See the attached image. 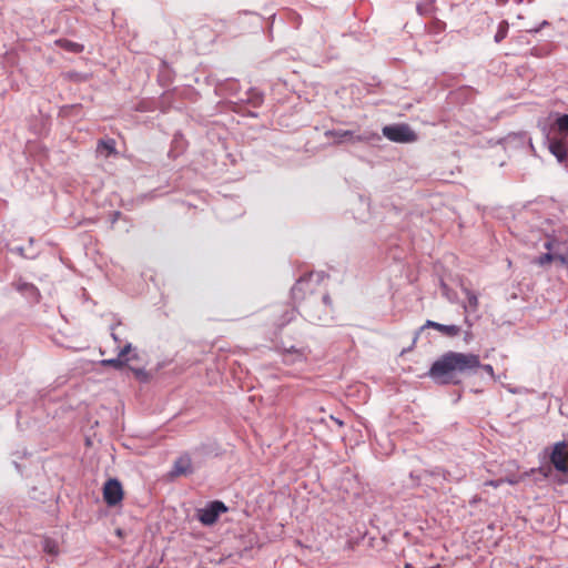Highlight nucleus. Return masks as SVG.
Masks as SVG:
<instances>
[{
	"instance_id": "f257e3e1",
	"label": "nucleus",
	"mask_w": 568,
	"mask_h": 568,
	"mask_svg": "<svg viewBox=\"0 0 568 568\" xmlns=\"http://www.w3.org/2000/svg\"><path fill=\"white\" fill-rule=\"evenodd\" d=\"M323 273H308L301 276L291 290L292 298L297 303V312L307 322L316 325H328L333 308L326 292H322L320 283Z\"/></svg>"
},
{
	"instance_id": "f03ea898",
	"label": "nucleus",
	"mask_w": 568,
	"mask_h": 568,
	"mask_svg": "<svg viewBox=\"0 0 568 568\" xmlns=\"http://www.w3.org/2000/svg\"><path fill=\"white\" fill-rule=\"evenodd\" d=\"M478 369L496 381L493 366L481 364L479 355L448 351L430 365L426 375L438 385H458L462 377L475 375Z\"/></svg>"
},
{
	"instance_id": "7ed1b4c3",
	"label": "nucleus",
	"mask_w": 568,
	"mask_h": 568,
	"mask_svg": "<svg viewBox=\"0 0 568 568\" xmlns=\"http://www.w3.org/2000/svg\"><path fill=\"white\" fill-rule=\"evenodd\" d=\"M229 511V507L224 501L215 499L205 504L204 507L197 508L195 517L206 527L213 526L217 523L220 516Z\"/></svg>"
},
{
	"instance_id": "20e7f679",
	"label": "nucleus",
	"mask_w": 568,
	"mask_h": 568,
	"mask_svg": "<svg viewBox=\"0 0 568 568\" xmlns=\"http://www.w3.org/2000/svg\"><path fill=\"white\" fill-rule=\"evenodd\" d=\"M277 348L286 365H295L305 362L310 353L308 347L305 345L301 343L292 344L286 341H282Z\"/></svg>"
},
{
	"instance_id": "39448f33",
	"label": "nucleus",
	"mask_w": 568,
	"mask_h": 568,
	"mask_svg": "<svg viewBox=\"0 0 568 568\" xmlns=\"http://www.w3.org/2000/svg\"><path fill=\"white\" fill-rule=\"evenodd\" d=\"M557 253L558 262L568 267V229L547 235Z\"/></svg>"
},
{
	"instance_id": "423d86ee",
	"label": "nucleus",
	"mask_w": 568,
	"mask_h": 568,
	"mask_svg": "<svg viewBox=\"0 0 568 568\" xmlns=\"http://www.w3.org/2000/svg\"><path fill=\"white\" fill-rule=\"evenodd\" d=\"M383 134L393 142L406 143L416 140V134L406 124L386 125Z\"/></svg>"
},
{
	"instance_id": "0eeeda50",
	"label": "nucleus",
	"mask_w": 568,
	"mask_h": 568,
	"mask_svg": "<svg viewBox=\"0 0 568 568\" xmlns=\"http://www.w3.org/2000/svg\"><path fill=\"white\" fill-rule=\"evenodd\" d=\"M551 465L559 473H568V445L566 442H558L554 445L549 456Z\"/></svg>"
},
{
	"instance_id": "6e6552de",
	"label": "nucleus",
	"mask_w": 568,
	"mask_h": 568,
	"mask_svg": "<svg viewBox=\"0 0 568 568\" xmlns=\"http://www.w3.org/2000/svg\"><path fill=\"white\" fill-rule=\"evenodd\" d=\"M123 498V488L119 479L110 478L103 486V499L108 506H116Z\"/></svg>"
},
{
	"instance_id": "1a4fd4ad",
	"label": "nucleus",
	"mask_w": 568,
	"mask_h": 568,
	"mask_svg": "<svg viewBox=\"0 0 568 568\" xmlns=\"http://www.w3.org/2000/svg\"><path fill=\"white\" fill-rule=\"evenodd\" d=\"M296 313H298L297 305L295 307H290L287 305L276 306L273 310V325L278 328L285 326L295 318Z\"/></svg>"
},
{
	"instance_id": "9d476101",
	"label": "nucleus",
	"mask_w": 568,
	"mask_h": 568,
	"mask_svg": "<svg viewBox=\"0 0 568 568\" xmlns=\"http://www.w3.org/2000/svg\"><path fill=\"white\" fill-rule=\"evenodd\" d=\"M13 287L30 303H38L40 301L41 294L34 284L19 278L13 283Z\"/></svg>"
},
{
	"instance_id": "9b49d317",
	"label": "nucleus",
	"mask_w": 568,
	"mask_h": 568,
	"mask_svg": "<svg viewBox=\"0 0 568 568\" xmlns=\"http://www.w3.org/2000/svg\"><path fill=\"white\" fill-rule=\"evenodd\" d=\"M194 473L191 457L185 454L180 456L173 465L171 475L173 476H187Z\"/></svg>"
},
{
	"instance_id": "f8f14e48",
	"label": "nucleus",
	"mask_w": 568,
	"mask_h": 568,
	"mask_svg": "<svg viewBox=\"0 0 568 568\" xmlns=\"http://www.w3.org/2000/svg\"><path fill=\"white\" fill-rule=\"evenodd\" d=\"M544 247L547 250V252L537 256L535 258L534 263L540 267H545L554 261L558 262L555 247L552 246V244L548 237L546 239V241L544 243Z\"/></svg>"
},
{
	"instance_id": "ddd939ff",
	"label": "nucleus",
	"mask_w": 568,
	"mask_h": 568,
	"mask_svg": "<svg viewBox=\"0 0 568 568\" xmlns=\"http://www.w3.org/2000/svg\"><path fill=\"white\" fill-rule=\"evenodd\" d=\"M423 327H432L437 329L438 332L443 333L446 336L455 337L460 333V327L458 325H446L440 324L430 320H427L425 325Z\"/></svg>"
},
{
	"instance_id": "4468645a",
	"label": "nucleus",
	"mask_w": 568,
	"mask_h": 568,
	"mask_svg": "<svg viewBox=\"0 0 568 568\" xmlns=\"http://www.w3.org/2000/svg\"><path fill=\"white\" fill-rule=\"evenodd\" d=\"M548 149L559 162H565L567 160V148L564 140H550Z\"/></svg>"
},
{
	"instance_id": "2eb2a0df",
	"label": "nucleus",
	"mask_w": 568,
	"mask_h": 568,
	"mask_svg": "<svg viewBox=\"0 0 568 568\" xmlns=\"http://www.w3.org/2000/svg\"><path fill=\"white\" fill-rule=\"evenodd\" d=\"M42 550L43 552L54 559L60 554V547L58 540L44 537L42 540Z\"/></svg>"
},
{
	"instance_id": "dca6fc26",
	"label": "nucleus",
	"mask_w": 568,
	"mask_h": 568,
	"mask_svg": "<svg viewBox=\"0 0 568 568\" xmlns=\"http://www.w3.org/2000/svg\"><path fill=\"white\" fill-rule=\"evenodd\" d=\"M55 44L68 51V52H73V53H80L83 51L84 47L83 44L81 43H78V42H73L71 40H68V39H59V40H55Z\"/></svg>"
},
{
	"instance_id": "f3484780",
	"label": "nucleus",
	"mask_w": 568,
	"mask_h": 568,
	"mask_svg": "<svg viewBox=\"0 0 568 568\" xmlns=\"http://www.w3.org/2000/svg\"><path fill=\"white\" fill-rule=\"evenodd\" d=\"M98 151L104 153L106 158L115 154V141L113 139L100 140L98 143Z\"/></svg>"
},
{
	"instance_id": "a211bd4d",
	"label": "nucleus",
	"mask_w": 568,
	"mask_h": 568,
	"mask_svg": "<svg viewBox=\"0 0 568 568\" xmlns=\"http://www.w3.org/2000/svg\"><path fill=\"white\" fill-rule=\"evenodd\" d=\"M463 292L465 293L467 298V305L464 306L465 310L469 312H476L478 308V295L466 287L463 288Z\"/></svg>"
},
{
	"instance_id": "6ab92c4d",
	"label": "nucleus",
	"mask_w": 568,
	"mask_h": 568,
	"mask_svg": "<svg viewBox=\"0 0 568 568\" xmlns=\"http://www.w3.org/2000/svg\"><path fill=\"white\" fill-rule=\"evenodd\" d=\"M129 362H130V358H122L118 354V356L114 358L102 359L101 365L102 366H111V367H114L115 369H121L124 366H126Z\"/></svg>"
},
{
	"instance_id": "aec40b11",
	"label": "nucleus",
	"mask_w": 568,
	"mask_h": 568,
	"mask_svg": "<svg viewBox=\"0 0 568 568\" xmlns=\"http://www.w3.org/2000/svg\"><path fill=\"white\" fill-rule=\"evenodd\" d=\"M129 369L133 373L134 377L141 383H149L152 378V374L144 367L129 366Z\"/></svg>"
},
{
	"instance_id": "412c9836",
	"label": "nucleus",
	"mask_w": 568,
	"mask_h": 568,
	"mask_svg": "<svg viewBox=\"0 0 568 568\" xmlns=\"http://www.w3.org/2000/svg\"><path fill=\"white\" fill-rule=\"evenodd\" d=\"M11 251L28 260H33L38 255V252L24 246H16Z\"/></svg>"
},
{
	"instance_id": "4be33fe9",
	"label": "nucleus",
	"mask_w": 568,
	"mask_h": 568,
	"mask_svg": "<svg viewBox=\"0 0 568 568\" xmlns=\"http://www.w3.org/2000/svg\"><path fill=\"white\" fill-rule=\"evenodd\" d=\"M508 29H509V24L506 20H503L499 24H498V29H497V32L495 34V41L497 43L501 42L508 34Z\"/></svg>"
},
{
	"instance_id": "5701e85b",
	"label": "nucleus",
	"mask_w": 568,
	"mask_h": 568,
	"mask_svg": "<svg viewBox=\"0 0 568 568\" xmlns=\"http://www.w3.org/2000/svg\"><path fill=\"white\" fill-rule=\"evenodd\" d=\"M442 476L447 481H459L465 476V473L459 471L457 475H453L449 470H443Z\"/></svg>"
},
{
	"instance_id": "b1692460",
	"label": "nucleus",
	"mask_w": 568,
	"mask_h": 568,
	"mask_svg": "<svg viewBox=\"0 0 568 568\" xmlns=\"http://www.w3.org/2000/svg\"><path fill=\"white\" fill-rule=\"evenodd\" d=\"M558 130L561 133L568 132V114L561 115L557 119Z\"/></svg>"
},
{
	"instance_id": "393cba45",
	"label": "nucleus",
	"mask_w": 568,
	"mask_h": 568,
	"mask_svg": "<svg viewBox=\"0 0 568 568\" xmlns=\"http://www.w3.org/2000/svg\"><path fill=\"white\" fill-rule=\"evenodd\" d=\"M328 134L334 138H337L338 142H342L344 139L351 138L353 133H352V131L341 130V131L329 132Z\"/></svg>"
},
{
	"instance_id": "a878e982",
	"label": "nucleus",
	"mask_w": 568,
	"mask_h": 568,
	"mask_svg": "<svg viewBox=\"0 0 568 568\" xmlns=\"http://www.w3.org/2000/svg\"><path fill=\"white\" fill-rule=\"evenodd\" d=\"M134 351L131 343H126L119 352L120 357L129 358V355Z\"/></svg>"
},
{
	"instance_id": "bb28decb",
	"label": "nucleus",
	"mask_w": 568,
	"mask_h": 568,
	"mask_svg": "<svg viewBox=\"0 0 568 568\" xmlns=\"http://www.w3.org/2000/svg\"><path fill=\"white\" fill-rule=\"evenodd\" d=\"M120 326H121V324H120V323L111 326V336H112L113 341H114L115 343H118V344L121 342L120 335H119V334H118V332H116V329H118Z\"/></svg>"
},
{
	"instance_id": "cd10ccee",
	"label": "nucleus",
	"mask_w": 568,
	"mask_h": 568,
	"mask_svg": "<svg viewBox=\"0 0 568 568\" xmlns=\"http://www.w3.org/2000/svg\"><path fill=\"white\" fill-rule=\"evenodd\" d=\"M504 483V479H490L485 481V486H491L494 488L499 487Z\"/></svg>"
},
{
	"instance_id": "c85d7f7f",
	"label": "nucleus",
	"mask_w": 568,
	"mask_h": 568,
	"mask_svg": "<svg viewBox=\"0 0 568 568\" xmlns=\"http://www.w3.org/2000/svg\"><path fill=\"white\" fill-rule=\"evenodd\" d=\"M111 216H112V219L110 221V225L113 227L122 215H111Z\"/></svg>"
},
{
	"instance_id": "c756f323",
	"label": "nucleus",
	"mask_w": 568,
	"mask_h": 568,
	"mask_svg": "<svg viewBox=\"0 0 568 568\" xmlns=\"http://www.w3.org/2000/svg\"><path fill=\"white\" fill-rule=\"evenodd\" d=\"M129 358L130 361H136L139 359V355H138V352L136 349L134 348V351L129 355Z\"/></svg>"
},
{
	"instance_id": "7c9ffc66",
	"label": "nucleus",
	"mask_w": 568,
	"mask_h": 568,
	"mask_svg": "<svg viewBox=\"0 0 568 568\" xmlns=\"http://www.w3.org/2000/svg\"><path fill=\"white\" fill-rule=\"evenodd\" d=\"M13 465L18 473H22L20 465L16 460H13Z\"/></svg>"
},
{
	"instance_id": "2f4dec72",
	"label": "nucleus",
	"mask_w": 568,
	"mask_h": 568,
	"mask_svg": "<svg viewBox=\"0 0 568 568\" xmlns=\"http://www.w3.org/2000/svg\"><path fill=\"white\" fill-rule=\"evenodd\" d=\"M78 223L82 224V221H79ZM89 223H93V219H88V220L83 221V224H89Z\"/></svg>"
},
{
	"instance_id": "473e14b6",
	"label": "nucleus",
	"mask_w": 568,
	"mask_h": 568,
	"mask_svg": "<svg viewBox=\"0 0 568 568\" xmlns=\"http://www.w3.org/2000/svg\"><path fill=\"white\" fill-rule=\"evenodd\" d=\"M332 418H333V419L335 420V423H336V424H338L339 426H342V425H343V422H342V420H339V419H337V418H334V417H332Z\"/></svg>"
},
{
	"instance_id": "72a5a7b5",
	"label": "nucleus",
	"mask_w": 568,
	"mask_h": 568,
	"mask_svg": "<svg viewBox=\"0 0 568 568\" xmlns=\"http://www.w3.org/2000/svg\"><path fill=\"white\" fill-rule=\"evenodd\" d=\"M33 242H34V240H33L32 237H30V240H29V244H30V246H32V245H33ZM29 248L31 250V247H29Z\"/></svg>"
},
{
	"instance_id": "f704fd0d",
	"label": "nucleus",
	"mask_w": 568,
	"mask_h": 568,
	"mask_svg": "<svg viewBox=\"0 0 568 568\" xmlns=\"http://www.w3.org/2000/svg\"><path fill=\"white\" fill-rule=\"evenodd\" d=\"M262 102V98H258L257 101L255 102V104H258Z\"/></svg>"
},
{
	"instance_id": "c9c22d12",
	"label": "nucleus",
	"mask_w": 568,
	"mask_h": 568,
	"mask_svg": "<svg viewBox=\"0 0 568 568\" xmlns=\"http://www.w3.org/2000/svg\"><path fill=\"white\" fill-rule=\"evenodd\" d=\"M406 568H410V565H409V564H407V565H406Z\"/></svg>"
}]
</instances>
